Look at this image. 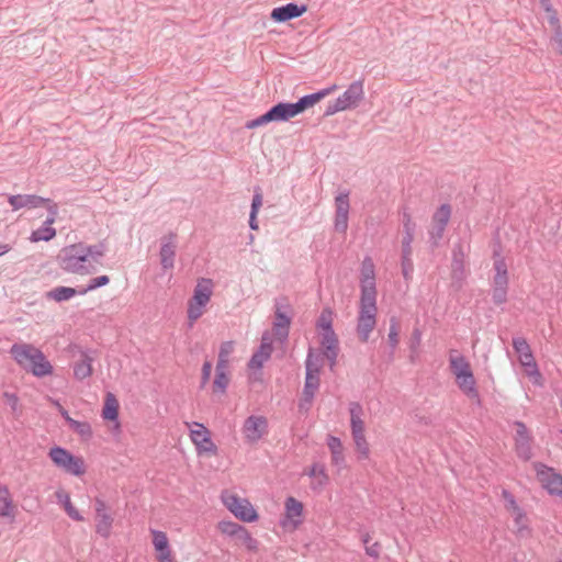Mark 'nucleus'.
Segmentation results:
<instances>
[{"label":"nucleus","mask_w":562,"mask_h":562,"mask_svg":"<svg viewBox=\"0 0 562 562\" xmlns=\"http://www.w3.org/2000/svg\"><path fill=\"white\" fill-rule=\"evenodd\" d=\"M10 355L20 368L36 378L50 375L54 371L44 352L32 344H13L10 348Z\"/></svg>","instance_id":"1"},{"label":"nucleus","mask_w":562,"mask_h":562,"mask_svg":"<svg viewBox=\"0 0 562 562\" xmlns=\"http://www.w3.org/2000/svg\"><path fill=\"white\" fill-rule=\"evenodd\" d=\"M322 369V355L315 353L313 348H308L305 359V383L303 387V397L300 402V408L308 409L316 391L319 387V373Z\"/></svg>","instance_id":"2"},{"label":"nucleus","mask_w":562,"mask_h":562,"mask_svg":"<svg viewBox=\"0 0 562 562\" xmlns=\"http://www.w3.org/2000/svg\"><path fill=\"white\" fill-rule=\"evenodd\" d=\"M60 268L69 273L88 274L95 270V267L89 266L83 244H74L64 247L57 256Z\"/></svg>","instance_id":"3"},{"label":"nucleus","mask_w":562,"mask_h":562,"mask_svg":"<svg viewBox=\"0 0 562 562\" xmlns=\"http://www.w3.org/2000/svg\"><path fill=\"white\" fill-rule=\"evenodd\" d=\"M376 295H360L357 317V334L361 342H367L376 325Z\"/></svg>","instance_id":"4"},{"label":"nucleus","mask_w":562,"mask_h":562,"mask_svg":"<svg viewBox=\"0 0 562 562\" xmlns=\"http://www.w3.org/2000/svg\"><path fill=\"white\" fill-rule=\"evenodd\" d=\"M212 294L213 281L207 278L200 279L194 286L192 297L188 302L187 315L190 327L204 314L205 306L211 301Z\"/></svg>","instance_id":"5"},{"label":"nucleus","mask_w":562,"mask_h":562,"mask_svg":"<svg viewBox=\"0 0 562 562\" xmlns=\"http://www.w3.org/2000/svg\"><path fill=\"white\" fill-rule=\"evenodd\" d=\"M349 413L351 435L356 449L359 452V458L368 459L370 454V448L364 436V423L361 418L363 414L362 406L358 402H351L349 404Z\"/></svg>","instance_id":"6"},{"label":"nucleus","mask_w":562,"mask_h":562,"mask_svg":"<svg viewBox=\"0 0 562 562\" xmlns=\"http://www.w3.org/2000/svg\"><path fill=\"white\" fill-rule=\"evenodd\" d=\"M48 457L57 468L68 474L80 476L86 472L83 459L81 457L74 456L63 447L55 446L50 448Z\"/></svg>","instance_id":"7"},{"label":"nucleus","mask_w":562,"mask_h":562,"mask_svg":"<svg viewBox=\"0 0 562 562\" xmlns=\"http://www.w3.org/2000/svg\"><path fill=\"white\" fill-rule=\"evenodd\" d=\"M494 271L492 300L494 304L501 305L507 301L509 280L506 261L499 251H494Z\"/></svg>","instance_id":"8"},{"label":"nucleus","mask_w":562,"mask_h":562,"mask_svg":"<svg viewBox=\"0 0 562 562\" xmlns=\"http://www.w3.org/2000/svg\"><path fill=\"white\" fill-rule=\"evenodd\" d=\"M222 501L225 507L241 521L252 522L258 519V514L248 499L224 492Z\"/></svg>","instance_id":"9"},{"label":"nucleus","mask_w":562,"mask_h":562,"mask_svg":"<svg viewBox=\"0 0 562 562\" xmlns=\"http://www.w3.org/2000/svg\"><path fill=\"white\" fill-rule=\"evenodd\" d=\"M533 469L541 486L552 496L562 498V475L553 468L541 462H535Z\"/></svg>","instance_id":"10"},{"label":"nucleus","mask_w":562,"mask_h":562,"mask_svg":"<svg viewBox=\"0 0 562 562\" xmlns=\"http://www.w3.org/2000/svg\"><path fill=\"white\" fill-rule=\"evenodd\" d=\"M335 89H336V86H333V87L319 90L317 92L303 95L302 98L299 99V101H296L294 103L282 102V108L284 110L286 119L290 120V119L299 115L300 113L304 112L306 109L313 106L315 103H317L323 98L328 95Z\"/></svg>","instance_id":"11"},{"label":"nucleus","mask_w":562,"mask_h":562,"mask_svg":"<svg viewBox=\"0 0 562 562\" xmlns=\"http://www.w3.org/2000/svg\"><path fill=\"white\" fill-rule=\"evenodd\" d=\"M245 441L249 445L257 443L261 438L268 435V419L261 415H250L243 424L241 428Z\"/></svg>","instance_id":"12"},{"label":"nucleus","mask_w":562,"mask_h":562,"mask_svg":"<svg viewBox=\"0 0 562 562\" xmlns=\"http://www.w3.org/2000/svg\"><path fill=\"white\" fill-rule=\"evenodd\" d=\"M451 206L448 203L441 204L431 217V227L429 229V241L431 246L437 247L442 239L446 227L451 217Z\"/></svg>","instance_id":"13"},{"label":"nucleus","mask_w":562,"mask_h":562,"mask_svg":"<svg viewBox=\"0 0 562 562\" xmlns=\"http://www.w3.org/2000/svg\"><path fill=\"white\" fill-rule=\"evenodd\" d=\"M190 429V438L195 445L199 454L217 452V447L211 439L210 430L201 423L194 422L192 424L187 423Z\"/></svg>","instance_id":"14"},{"label":"nucleus","mask_w":562,"mask_h":562,"mask_svg":"<svg viewBox=\"0 0 562 562\" xmlns=\"http://www.w3.org/2000/svg\"><path fill=\"white\" fill-rule=\"evenodd\" d=\"M177 247L178 236L175 232H169L160 238L159 258L165 271L173 269Z\"/></svg>","instance_id":"15"},{"label":"nucleus","mask_w":562,"mask_h":562,"mask_svg":"<svg viewBox=\"0 0 562 562\" xmlns=\"http://www.w3.org/2000/svg\"><path fill=\"white\" fill-rule=\"evenodd\" d=\"M360 295H376L375 268L371 257L366 256L360 270Z\"/></svg>","instance_id":"16"},{"label":"nucleus","mask_w":562,"mask_h":562,"mask_svg":"<svg viewBox=\"0 0 562 562\" xmlns=\"http://www.w3.org/2000/svg\"><path fill=\"white\" fill-rule=\"evenodd\" d=\"M94 510H95V532L103 538H109L113 525V517L108 512L105 502L100 498H94Z\"/></svg>","instance_id":"17"},{"label":"nucleus","mask_w":562,"mask_h":562,"mask_svg":"<svg viewBox=\"0 0 562 562\" xmlns=\"http://www.w3.org/2000/svg\"><path fill=\"white\" fill-rule=\"evenodd\" d=\"M335 221L334 226L335 229L339 233L345 234L348 228V218H349V192L345 191L339 193L335 199Z\"/></svg>","instance_id":"18"},{"label":"nucleus","mask_w":562,"mask_h":562,"mask_svg":"<svg viewBox=\"0 0 562 562\" xmlns=\"http://www.w3.org/2000/svg\"><path fill=\"white\" fill-rule=\"evenodd\" d=\"M364 97V88L362 80H356L348 86L346 91L336 100L345 110L355 109L359 105Z\"/></svg>","instance_id":"19"},{"label":"nucleus","mask_w":562,"mask_h":562,"mask_svg":"<svg viewBox=\"0 0 562 562\" xmlns=\"http://www.w3.org/2000/svg\"><path fill=\"white\" fill-rule=\"evenodd\" d=\"M288 121L284 110L282 108V102L277 103L272 108H270L265 114L247 121L245 127L247 130H254L259 126H263L271 122H284Z\"/></svg>","instance_id":"20"},{"label":"nucleus","mask_w":562,"mask_h":562,"mask_svg":"<svg viewBox=\"0 0 562 562\" xmlns=\"http://www.w3.org/2000/svg\"><path fill=\"white\" fill-rule=\"evenodd\" d=\"M306 10L307 7L305 4L299 5L295 2H289L284 5L274 8L271 11L270 16L274 22L283 23L301 16L303 13L306 12Z\"/></svg>","instance_id":"21"},{"label":"nucleus","mask_w":562,"mask_h":562,"mask_svg":"<svg viewBox=\"0 0 562 562\" xmlns=\"http://www.w3.org/2000/svg\"><path fill=\"white\" fill-rule=\"evenodd\" d=\"M465 252L462 244H456L452 249L451 278L453 282L462 283L465 279Z\"/></svg>","instance_id":"22"},{"label":"nucleus","mask_w":562,"mask_h":562,"mask_svg":"<svg viewBox=\"0 0 562 562\" xmlns=\"http://www.w3.org/2000/svg\"><path fill=\"white\" fill-rule=\"evenodd\" d=\"M285 516L281 525L285 527L289 522L296 528L302 522L303 504L293 496H289L284 503Z\"/></svg>","instance_id":"23"},{"label":"nucleus","mask_w":562,"mask_h":562,"mask_svg":"<svg viewBox=\"0 0 562 562\" xmlns=\"http://www.w3.org/2000/svg\"><path fill=\"white\" fill-rule=\"evenodd\" d=\"M8 202L13 210H20L23 207L37 209L45 204L46 198H42L36 194H15L10 195Z\"/></svg>","instance_id":"24"},{"label":"nucleus","mask_w":562,"mask_h":562,"mask_svg":"<svg viewBox=\"0 0 562 562\" xmlns=\"http://www.w3.org/2000/svg\"><path fill=\"white\" fill-rule=\"evenodd\" d=\"M456 383L467 397L474 401L477 405H481L480 393L476 387V380L472 371L457 378Z\"/></svg>","instance_id":"25"},{"label":"nucleus","mask_w":562,"mask_h":562,"mask_svg":"<svg viewBox=\"0 0 562 562\" xmlns=\"http://www.w3.org/2000/svg\"><path fill=\"white\" fill-rule=\"evenodd\" d=\"M307 475L314 477L311 488L321 491L328 483V475L325 465L322 463H313L307 472Z\"/></svg>","instance_id":"26"},{"label":"nucleus","mask_w":562,"mask_h":562,"mask_svg":"<svg viewBox=\"0 0 562 562\" xmlns=\"http://www.w3.org/2000/svg\"><path fill=\"white\" fill-rule=\"evenodd\" d=\"M0 517L14 519V504L7 485H0Z\"/></svg>","instance_id":"27"},{"label":"nucleus","mask_w":562,"mask_h":562,"mask_svg":"<svg viewBox=\"0 0 562 562\" xmlns=\"http://www.w3.org/2000/svg\"><path fill=\"white\" fill-rule=\"evenodd\" d=\"M291 318L282 313L280 310L276 312V319L273 322L274 335L281 340H285L289 336V328Z\"/></svg>","instance_id":"28"},{"label":"nucleus","mask_w":562,"mask_h":562,"mask_svg":"<svg viewBox=\"0 0 562 562\" xmlns=\"http://www.w3.org/2000/svg\"><path fill=\"white\" fill-rule=\"evenodd\" d=\"M234 351L235 341H223L220 346L216 367L229 369Z\"/></svg>","instance_id":"29"},{"label":"nucleus","mask_w":562,"mask_h":562,"mask_svg":"<svg viewBox=\"0 0 562 562\" xmlns=\"http://www.w3.org/2000/svg\"><path fill=\"white\" fill-rule=\"evenodd\" d=\"M263 196L261 189L256 187L254 190V196L251 200L250 214H249V227L252 231H257L259 228L257 214L262 205Z\"/></svg>","instance_id":"30"},{"label":"nucleus","mask_w":562,"mask_h":562,"mask_svg":"<svg viewBox=\"0 0 562 562\" xmlns=\"http://www.w3.org/2000/svg\"><path fill=\"white\" fill-rule=\"evenodd\" d=\"M81 360L74 366V375L77 380H83L92 374V358L83 352Z\"/></svg>","instance_id":"31"},{"label":"nucleus","mask_w":562,"mask_h":562,"mask_svg":"<svg viewBox=\"0 0 562 562\" xmlns=\"http://www.w3.org/2000/svg\"><path fill=\"white\" fill-rule=\"evenodd\" d=\"M449 364L456 379L472 371L469 361L462 355H450Z\"/></svg>","instance_id":"32"},{"label":"nucleus","mask_w":562,"mask_h":562,"mask_svg":"<svg viewBox=\"0 0 562 562\" xmlns=\"http://www.w3.org/2000/svg\"><path fill=\"white\" fill-rule=\"evenodd\" d=\"M229 369L215 367L213 392L224 394L229 385Z\"/></svg>","instance_id":"33"},{"label":"nucleus","mask_w":562,"mask_h":562,"mask_svg":"<svg viewBox=\"0 0 562 562\" xmlns=\"http://www.w3.org/2000/svg\"><path fill=\"white\" fill-rule=\"evenodd\" d=\"M56 497H57L58 502L64 506V509L67 513V515L72 520H75V521H82L83 520L82 515L72 505V503L70 501V496H69L68 493H66L64 491H58V492H56Z\"/></svg>","instance_id":"34"},{"label":"nucleus","mask_w":562,"mask_h":562,"mask_svg":"<svg viewBox=\"0 0 562 562\" xmlns=\"http://www.w3.org/2000/svg\"><path fill=\"white\" fill-rule=\"evenodd\" d=\"M83 251L86 254L87 260L91 268V267H95V263H99L100 259L104 256L105 246L102 243L97 244V245H85L83 244Z\"/></svg>","instance_id":"35"},{"label":"nucleus","mask_w":562,"mask_h":562,"mask_svg":"<svg viewBox=\"0 0 562 562\" xmlns=\"http://www.w3.org/2000/svg\"><path fill=\"white\" fill-rule=\"evenodd\" d=\"M327 446L331 452V461L335 465H341L345 462V457L342 452V443L339 438L334 436H328Z\"/></svg>","instance_id":"36"},{"label":"nucleus","mask_w":562,"mask_h":562,"mask_svg":"<svg viewBox=\"0 0 562 562\" xmlns=\"http://www.w3.org/2000/svg\"><path fill=\"white\" fill-rule=\"evenodd\" d=\"M79 290L69 286H56L47 292V297L56 302L68 301L79 294Z\"/></svg>","instance_id":"37"},{"label":"nucleus","mask_w":562,"mask_h":562,"mask_svg":"<svg viewBox=\"0 0 562 562\" xmlns=\"http://www.w3.org/2000/svg\"><path fill=\"white\" fill-rule=\"evenodd\" d=\"M413 271L412 245L402 244V273L404 279H411Z\"/></svg>","instance_id":"38"},{"label":"nucleus","mask_w":562,"mask_h":562,"mask_svg":"<svg viewBox=\"0 0 562 562\" xmlns=\"http://www.w3.org/2000/svg\"><path fill=\"white\" fill-rule=\"evenodd\" d=\"M387 342L390 346V357L393 358L394 352L400 342V324L396 317L390 318V329L387 334Z\"/></svg>","instance_id":"39"},{"label":"nucleus","mask_w":562,"mask_h":562,"mask_svg":"<svg viewBox=\"0 0 562 562\" xmlns=\"http://www.w3.org/2000/svg\"><path fill=\"white\" fill-rule=\"evenodd\" d=\"M53 224H44L37 229L32 232L31 240L32 241H49L56 236V229L52 227Z\"/></svg>","instance_id":"40"},{"label":"nucleus","mask_w":562,"mask_h":562,"mask_svg":"<svg viewBox=\"0 0 562 562\" xmlns=\"http://www.w3.org/2000/svg\"><path fill=\"white\" fill-rule=\"evenodd\" d=\"M319 344L323 348V351L339 350V340L335 330L321 331Z\"/></svg>","instance_id":"41"},{"label":"nucleus","mask_w":562,"mask_h":562,"mask_svg":"<svg viewBox=\"0 0 562 562\" xmlns=\"http://www.w3.org/2000/svg\"><path fill=\"white\" fill-rule=\"evenodd\" d=\"M235 540L243 544L249 552H257L259 549L258 540L255 539L245 527H243Z\"/></svg>","instance_id":"42"},{"label":"nucleus","mask_w":562,"mask_h":562,"mask_svg":"<svg viewBox=\"0 0 562 562\" xmlns=\"http://www.w3.org/2000/svg\"><path fill=\"white\" fill-rule=\"evenodd\" d=\"M119 415V404L113 394L109 393L102 411V417L108 420H115Z\"/></svg>","instance_id":"43"},{"label":"nucleus","mask_w":562,"mask_h":562,"mask_svg":"<svg viewBox=\"0 0 562 562\" xmlns=\"http://www.w3.org/2000/svg\"><path fill=\"white\" fill-rule=\"evenodd\" d=\"M153 544L158 551V554H170L171 550L169 548L168 538L165 532L159 530H153Z\"/></svg>","instance_id":"44"},{"label":"nucleus","mask_w":562,"mask_h":562,"mask_svg":"<svg viewBox=\"0 0 562 562\" xmlns=\"http://www.w3.org/2000/svg\"><path fill=\"white\" fill-rule=\"evenodd\" d=\"M415 223L412 221V216L407 211L403 212V231L404 237L402 244L412 245L415 234Z\"/></svg>","instance_id":"45"},{"label":"nucleus","mask_w":562,"mask_h":562,"mask_svg":"<svg viewBox=\"0 0 562 562\" xmlns=\"http://www.w3.org/2000/svg\"><path fill=\"white\" fill-rule=\"evenodd\" d=\"M513 515L517 535H519L520 537L529 535L530 528L528 525V518L526 516V513L522 509H519L518 512L513 513Z\"/></svg>","instance_id":"46"},{"label":"nucleus","mask_w":562,"mask_h":562,"mask_svg":"<svg viewBox=\"0 0 562 562\" xmlns=\"http://www.w3.org/2000/svg\"><path fill=\"white\" fill-rule=\"evenodd\" d=\"M316 328L321 331H330L333 328V311L324 308L316 322Z\"/></svg>","instance_id":"47"},{"label":"nucleus","mask_w":562,"mask_h":562,"mask_svg":"<svg viewBox=\"0 0 562 562\" xmlns=\"http://www.w3.org/2000/svg\"><path fill=\"white\" fill-rule=\"evenodd\" d=\"M515 450L518 458L524 461H528L532 457L531 439H516Z\"/></svg>","instance_id":"48"},{"label":"nucleus","mask_w":562,"mask_h":562,"mask_svg":"<svg viewBox=\"0 0 562 562\" xmlns=\"http://www.w3.org/2000/svg\"><path fill=\"white\" fill-rule=\"evenodd\" d=\"M70 429L78 434L82 438H90L92 436V429L88 422L74 419L69 425Z\"/></svg>","instance_id":"49"},{"label":"nucleus","mask_w":562,"mask_h":562,"mask_svg":"<svg viewBox=\"0 0 562 562\" xmlns=\"http://www.w3.org/2000/svg\"><path fill=\"white\" fill-rule=\"evenodd\" d=\"M244 526L229 521V520H223L218 524V529L223 535H226L231 538H236V536L239 533V531L243 529Z\"/></svg>","instance_id":"50"},{"label":"nucleus","mask_w":562,"mask_h":562,"mask_svg":"<svg viewBox=\"0 0 562 562\" xmlns=\"http://www.w3.org/2000/svg\"><path fill=\"white\" fill-rule=\"evenodd\" d=\"M524 368L526 374L532 380V383L538 386H542V375L539 371L536 360L525 366Z\"/></svg>","instance_id":"51"},{"label":"nucleus","mask_w":562,"mask_h":562,"mask_svg":"<svg viewBox=\"0 0 562 562\" xmlns=\"http://www.w3.org/2000/svg\"><path fill=\"white\" fill-rule=\"evenodd\" d=\"M110 282V278L108 276H100L97 278H93L89 281L88 285L81 290H79V294L83 295L88 293L89 291L95 290L98 288L104 286Z\"/></svg>","instance_id":"52"},{"label":"nucleus","mask_w":562,"mask_h":562,"mask_svg":"<svg viewBox=\"0 0 562 562\" xmlns=\"http://www.w3.org/2000/svg\"><path fill=\"white\" fill-rule=\"evenodd\" d=\"M502 497L505 501V508L512 512V514L521 509L517 504L515 496L508 490L504 488L502 491Z\"/></svg>","instance_id":"53"},{"label":"nucleus","mask_w":562,"mask_h":562,"mask_svg":"<svg viewBox=\"0 0 562 562\" xmlns=\"http://www.w3.org/2000/svg\"><path fill=\"white\" fill-rule=\"evenodd\" d=\"M47 209L48 216L45 220L46 224H54L58 214V205L49 199H46L45 204L43 205Z\"/></svg>","instance_id":"54"},{"label":"nucleus","mask_w":562,"mask_h":562,"mask_svg":"<svg viewBox=\"0 0 562 562\" xmlns=\"http://www.w3.org/2000/svg\"><path fill=\"white\" fill-rule=\"evenodd\" d=\"M267 360L269 359L266 358L263 355H261L258 351H255L248 362V368L250 370H260Z\"/></svg>","instance_id":"55"},{"label":"nucleus","mask_w":562,"mask_h":562,"mask_svg":"<svg viewBox=\"0 0 562 562\" xmlns=\"http://www.w3.org/2000/svg\"><path fill=\"white\" fill-rule=\"evenodd\" d=\"M272 350H273V348H272V342L270 340V337L268 334H265L262 336L261 344L257 351L260 352L261 355H263L266 358L270 359Z\"/></svg>","instance_id":"56"},{"label":"nucleus","mask_w":562,"mask_h":562,"mask_svg":"<svg viewBox=\"0 0 562 562\" xmlns=\"http://www.w3.org/2000/svg\"><path fill=\"white\" fill-rule=\"evenodd\" d=\"M513 348L519 356L531 350L528 341L522 337L513 338Z\"/></svg>","instance_id":"57"},{"label":"nucleus","mask_w":562,"mask_h":562,"mask_svg":"<svg viewBox=\"0 0 562 562\" xmlns=\"http://www.w3.org/2000/svg\"><path fill=\"white\" fill-rule=\"evenodd\" d=\"M514 425L516 427L515 440L516 439H531L529 430L522 422L516 420L514 423Z\"/></svg>","instance_id":"58"},{"label":"nucleus","mask_w":562,"mask_h":562,"mask_svg":"<svg viewBox=\"0 0 562 562\" xmlns=\"http://www.w3.org/2000/svg\"><path fill=\"white\" fill-rule=\"evenodd\" d=\"M420 342H422V331L419 328H414L412 336H411V341H409L411 351L416 352L418 347L420 346Z\"/></svg>","instance_id":"59"},{"label":"nucleus","mask_w":562,"mask_h":562,"mask_svg":"<svg viewBox=\"0 0 562 562\" xmlns=\"http://www.w3.org/2000/svg\"><path fill=\"white\" fill-rule=\"evenodd\" d=\"M212 372V363L211 361H204L201 370V387H204L210 381Z\"/></svg>","instance_id":"60"},{"label":"nucleus","mask_w":562,"mask_h":562,"mask_svg":"<svg viewBox=\"0 0 562 562\" xmlns=\"http://www.w3.org/2000/svg\"><path fill=\"white\" fill-rule=\"evenodd\" d=\"M341 111H346L337 100L333 101V102H328L325 111H324V116H330V115H334L336 114L337 112H341Z\"/></svg>","instance_id":"61"},{"label":"nucleus","mask_w":562,"mask_h":562,"mask_svg":"<svg viewBox=\"0 0 562 562\" xmlns=\"http://www.w3.org/2000/svg\"><path fill=\"white\" fill-rule=\"evenodd\" d=\"M339 355V350H330V351H323L322 358H326L329 364V369L333 371L334 368L337 364V358Z\"/></svg>","instance_id":"62"},{"label":"nucleus","mask_w":562,"mask_h":562,"mask_svg":"<svg viewBox=\"0 0 562 562\" xmlns=\"http://www.w3.org/2000/svg\"><path fill=\"white\" fill-rule=\"evenodd\" d=\"M3 397L5 398L8 405L11 407L13 412L18 409L19 397L14 393L4 392Z\"/></svg>","instance_id":"63"},{"label":"nucleus","mask_w":562,"mask_h":562,"mask_svg":"<svg viewBox=\"0 0 562 562\" xmlns=\"http://www.w3.org/2000/svg\"><path fill=\"white\" fill-rule=\"evenodd\" d=\"M552 44L555 46L557 52L562 55V30L553 32L551 38Z\"/></svg>","instance_id":"64"}]
</instances>
